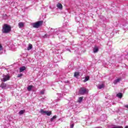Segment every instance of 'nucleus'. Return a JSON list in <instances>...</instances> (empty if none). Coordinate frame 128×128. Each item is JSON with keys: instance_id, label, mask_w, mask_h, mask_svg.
I'll return each instance as SVG.
<instances>
[{"instance_id": "obj_1", "label": "nucleus", "mask_w": 128, "mask_h": 128, "mask_svg": "<svg viewBox=\"0 0 128 128\" xmlns=\"http://www.w3.org/2000/svg\"><path fill=\"white\" fill-rule=\"evenodd\" d=\"M12 30V28L8 24H4L2 26V32L3 34H8Z\"/></svg>"}, {"instance_id": "obj_2", "label": "nucleus", "mask_w": 128, "mask_h": 128, "mask_svg": "<svg viewBox=\"0 0 128 128\" xmlns=\"http://www.w3.org/2000/svg\"><path fill=\"white\" fill-rule=\"evenodd\" d=\"M78 92L80 94H86L88 92V90L84 87H82L80 88Z\"/></svg>"}, {"instance_id": "obj_3", "label": "nucleus", "mask_w": 128, "mask_h": 128, "mask_svg": "<svg viewBox=\"0 0 128 128\" xmlns=\"http://www.w3.org/2000/svg\"><path fill=\"white\" fill-rule=\"evenodd\" d=\"M43 22L42 20L38 21L36 22L33 23L32 26L33 28H38L40 26L42 25Z\"/></svg>"}, {"instance_id": "obj_4", "label": "nucleus", "mask_w": 128, "mask_h": 128, "mask_svg": "<svg viewBox=\"0 0 128 128\" xmlns=\"http://www.w3.org/2000/svg\"><path fill=\"white\" fill-rule=\"evenodd\" d=\"M51 32H54V34H60L62 32V29L61 28L56 29V30L52 29Z\"/></svg>"}, {"instance_id": "obj_5", "label": "nucleus", "mask_w": 128, "mask_h": 128, "mask_svg": "<svg viewBox=\"0 0 128 128\" xmlns=\"http://www.w3.org/2000/svg\"><path fill=\"white\" fill-rule=\"evenodd\" d=\"M10 80V76L8 75H4L3 78L1 79L2 82H5L6 80Z\"/></svg>"}, {"instance_id": "obj_6", "label": "nucleus", "mask_w": 128, "mask_h": 128, "mask_svg": "<svg viewBox=\"0 0 128 128\" xmlns=\"http://www.w3.org/2000/svg\"><path fill=\"white\" fill-rule=\"evenodd\" d=\"M26 70V67L25 66H22L20 68L19 72H24V70Z\"/></svg>"}, {"instance_id": "obj_7", "label": "nucleus", "mask_w": 128, "mask_h": 128, "mask_svg": "<svg viewBox=\"0 0 128 128\" xmlns=\"http://www.w3.org/2000/svg\"><path fill=\"white\" fill-rule=\"evenodd\" d=\"M0 87L3 90L6 89V83L2 82L0 84Z\"/></svg>"}, {"instance_id": "obj_8", "label": "nucleus", "mask_w": 128, "mask_h": 128, "mask_svg": "<svg viewBox=\"0 0 128 128\" xmlns=\"http://www.w3.org/2000/svg\"><path fill=\"white\" fill-rule=\"evenodd\" d=\"M120 80H122V78H117V79L115 80L114 82V84H116L120 82Z\"/></svg>"}, {"instance_id": "obj_9", "label": "nucleus", "mask_w": 128, "mask_h": 128, "mask_svg": "<svg viewBox=\"0 0 128 128\" xmlns=\"http://www.w3.org/2000/svg\"><path fill=\"white\" fill-rule=\"evenodd\" d=\"M56 6L58 10H62V5L60 3H58Z\"/></svg>"}, {"instance_id": "obj_10", "label": "nucleus", "mask_w": 128, "mask_h": 128, "mask_svg": "<svg viewBox=\"0 0 128 128\" xmlns=\"http://www.w3.org/2000/svg\"><path fill=\"white\" fill-rule=\"evenodd\" d=\"M98 88L99 90H102V88H104V84H101L98 85Z\"/></svg>"}, {"instance_id": "obj_11", "label": "nucleus", "mask_w": 128, "mask_h": 128, "mask_svg": "<svg viewBox=\"0 0 128 128\" xmlns=\"http://www.w3.org/2000/svg\"><path fill=\"white\" fill-rule=\"evenodd\" d=\"M74 78H78L80 76V72H76L74 74Z\"/></svg>"}, {"instance_id": "obj_12", "label": "nucleus", "mask_w": 128, "mask_h": 128, "mask_svg": "<svg viewBox=\"0 0 128 128\" xmlns=\"http://www.w3.org/2000/svg\"><path fill=\"white\" fill-rule=\"evenodd\" d=\"M116 96H117V98H122V94L118 93L116 94Z\"/></svg>"}, {"instance_id": "obj_13", "label": "nucleus", "mask_w": 128, "mask_h": 128, "mask_svg": "<svg viewBox=\"0 0 128 128\" xmlns=\"http://www.w3.org/2000/svg\"><path fill=\"white\" fill-rule=\"evenodd\" d=\"M98 52V47H94L93 49V52L94 54H96Z\"/></svg>"}, {"instance_id": "obj_14", "label": "nucleus", "mask_w": 128, "mask_h": 128, "mask_svg": "<svg viewBox=\"0 0 128 128\" xmlns=\"http://www.w3.org/2000/svg\"><path fill=\"white\" fill-rule=\"evenodd\" d=\"M24 22H20L18 23L19 28H24Z\"/></svg>"}, {"instance_id": "obj_15", "label": "nucleus", "mask_w": 128, "mask_h": 128, "mask_svg": "<svg viewBox=\"0 0 128 128\" xmlns=\"http://www.w3.org/2000/svg\"><path fill=\"white\" fill-rule=\"evenodd\" d=\"M40 112L41 114H46V111H44V110L40 109Z\"/></svg>"}, {"instance_id": "obj_16", "label": "nucleus", "mask_w": 128, "mask_h": 128, "mask_svg": "<svg viewBox=\"0 0 128 128\" xmlns=\"http://www.w3.org/2000/svg\"><path fill=\"white\" fill-rule=\"evenodd\" d=\"M82 100H84L83 96L79 97L78 100V102H80V103L82 102Z\"/></svg>"}, {"instance_id": "obj_17", "label": "nucleus", "mask_w": 128, "mask_h": 128, "mask_svg": "<svg viewBox=\"0 0 128 128\" xmlns=\"http://www.w3.org/2000/svg\"><path fill=\"white\" fill-rule=\"evenodd\" d=\"M46 116H50L52 114V111H46Z\"/></svg>"}, {"instance_id": "obj_18", "label": "nucleus", "mask_w": 128, "mask_h": 128, "mask_svg": "<svg viewBox=\"0 0 128 128\" xmlns=\"http://www.w3.org/2000/svg\"><path fill=\"white\" fill-rule=\"evenodd\" d=\"M32 88V86H30L27 88V90L28 92H30Z\"/></svg>"}, {"instance_id": "obj_19", "label": "nucleus", "mask_w": 128, "mask_h": 128, "mask_svg": "<svg viewBox=\"0 0 128 128\" xmlns=\"http://www.w3.org/2000/svg\"><path fill=\"white\" fill-rule=\"evenodd\" d=\"M26 112V110H21L19 112V114L22 115L24 114V112Z\"/></svg>"}, {"instance_id": "obj_20", "label": "nucleus", "mask_w": 128, "mask_h": 128, "mask_svg": "<svg viewBox=\"0 0 128 128\" xmlns=\"http://www.w3.org/2000/svg\"><path fill=\"white\" fill-rule=\"evenodd\" d=\"M32 48V44H29L28 46V50H30Z\"/></svg>"}, {"instance_id": "obj_21", "label": "nucleus", "mask_w": 128, "mask_h": 128, "mask_svg": "<svg viewBox=\"0 0 128 128\" xmlns=\"http://www.w3.org/2000/svg\"><path fill=\"white\" fill-rule=\"evenodd\" d=\"M88 80H90V76H87L85 78V79L84 80V82H88Z\"/></svg>"}, {"instance_id": "obj_22", "label": "nucleus", "mask_w": 128, "mask_h": 128, "mask_svg": "<svg viewBox=\"0 0 128 128\" xmlns=\"http://www.w3.org/2000/svg\"><path fill=\"white\" fill-rule=\"evenodd\" d=\"M56 116H54L52 118L50 119V122H54V120H56Z\"/></svg>"}, {"instance_id": "obj_23", "label": "nucleus", "mask_w": 128, "mask_h": 128, "mask_svg": "<svg viewBox=\"0 0 128 128\" xmlns=\"http://www.w3.org/2000/svg\"><path fill=\"white\" fill-rule=\"evenodd\" d=\"M44 90H42L40 92V94H44Z\"/></svg>"}, {"instance_id": "obj_24", "label": "nucleus", "mask_w": 128, "mask_h": 128, "mask_svg": "<svg viewBox=\"0 0 128 128\" xmlns=\"http://www.w3.org/2000/svg\"><path fill=\"white\" fill-rule=\"evenodd\" d=\"M22 76V74H18V78H21Z\"/></svg>"}, {"instance_id": "obj_25", "label": "nucleus", "mask_w": 128, "mask_h": 128, "mask_svg": "<svg viewBox=\"0 0 128 128\" xmlns=\"http://www.w3.org/2000/svg\"><path fill=\"white\" fill-rule=\"evenodd\" d=\"M74 124H72L70 125V128H74Z\"/></svg>"}, {"instance_id": "obj_26", "label": "nucleus", "mask_w": 128, "mask_h": 128, "mask_svg": "<svg viewBox=\"0 0 128 128\" xmlns=\"http://www.w3.org/2000/svg\"><path fill=\"white\" fill-rule=\"evenodd\" d=\"M2 50V46L0 44V51Z\"/></svg>"}, {"instance_id": "obj_27", "label": "nucleus", "mask_w": 128, "mask_h": 128, "mask_svg": "<svg viewBox=\"0 0 128 128\" xmlns=\"http://www.w3.org/2000/svg\"><path fill=\"white\" fill-rule=\"evenodd\" d=\"M126 26V24H125V25L122 24V26H121L122 28H124V26Z\"/></svg>"}, {"instance_id": "obj_28", "label": "nucleus", "mask_w": 128, "mask_h": 128, "mask_svg": "<svg viewBox=\"0 0 128 128\" xmlns=\"http://www.w3.org/2000/svg\"><path fill=\"white\" fill-rule=\"evenodd\" d=\"M67 50H68V52H72V51L70 50V49H67Z\"/></svg>"}, {"instance_id": "obj_29", "label": "nucleus", "mask_w": 128, "mask_h": 128, "mask_svg": "<svg viewBox=\"0 0 128 128\" xmlns=\"http://www.w3.org/2000/svg\"><path fill=\"white\" fill-rule=\"evenodd\" d=\"M45 36H46V38H48V35L46 34Z\"/></svg>"}, {"instance_id": "obj_30", "label": "nucleus", "mask_w": 128, "mask_h": 128, "mask_svg": "<svg viewBox=\"0 0 128 128\" xmlns=\"http://www.w3.org/2000/svg\"><path fill=\"white\" fill-rule=\"evenodd\" d=\"M125 128H128V126H126L125 127Z\"/></svg>"}, {"instance_id": "obj_31", "label": "nucleus", "mask_w": 128, "mask_h": 128, "mask_svg": "<svg viewBox=\"0 0 128 128\" xmlns=\"http://www.w3.org/2000/svg\"><path fill=\"white\" fill-rule=\"evenodd\" d=\"M123 28H126L124 27H123Z\"/></svg>"}]
</instances>
